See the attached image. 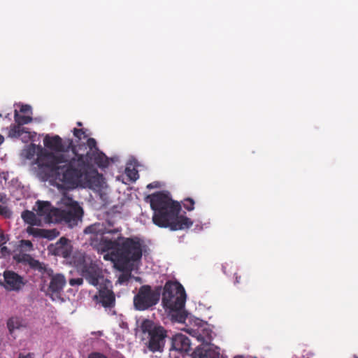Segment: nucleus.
<instances>
[{"label": "nucleus", "mask_w": 358, "mask_h": 358, "mask_svg": "<svg viewBox=\"0 0 358 358\" xmlns=\"http://www.w3.org/2000/svg\"><path fill=\"white\" fill-rule=\"evenodd\" d=\"M0 285L9 291H18L24 285L23 278L13 271H5L3 278L0 274Z\"/></svg>", "instance_id": "nucleus-11"}, {"label": "nucleus", "mask_w": 358, "mask_h": 358, "mask_svg": "<svg viewBox=\"0 0 358 358\" xmlns=\"http://www.w3.org/2000/svg\"><path fill=\"white\" fill-rule=\"evenodd\" d=\"M73 133L74 136L76 137L78 140H81L82 138H86L87 136L86 131L83 129L74 128Z\"/></svg>", "instance_id": "nucleus-25"}, {"label": "nucleus", "mask_w": 358, "mask_h": 358, "mask_svg": "<svg viewBox=\"0 0 358 358\" xmlns=\"http://www.w3.org/2000/svg\"><path fill=\"white\" fill-rule=\"evenodd\" d=\"M36 206L37 208H34V210L38 217H43L47 222H55L57 213L55 211L57 210V208L52 206L50 202L44 201H37Z\"/></svg>", "instance_id": "nucleus-12"}, {"label": "nucleus", "mask_w": 358, "mask_h": 358, "mask_svg": "<svg viewBox=\"0 0 358 358\" xmlns=\"http://www.w3.org/2000/svg\"><path fill=\"white\" fill-rule=\"evenodd\" d=\"M108 224L109 227H112L113 226V224H112V223L110 222H108Z\"/></svg>", "instance_id": "nucleus-40"}, {"label": "nucleus", "mask_w": 358, "mask_h": 358, "mask_svg": "<svg viewBox=\"0 0 358 358\" xmlns=\"http://www.w3.org/2000/svg\"><path fill=\"white\" fill-rule=\"evenodd\" d=\"M129 280V276L127 275H121L119 278V281L120 282H126Z\"/></svg>", "instance_id": "nucleus-36"}, {"label": "nucleus", "mask_w": 358, "mask_h": 358, "mask_svg": "<svg viewBox=\"0 0 358 358\" xmlns=\"http://www.w3.org/2000/svg\"><path fill=\"white\" fill-rule=\"evenodd\" d=\"M222 271L227 275H234L235 277L234 284H239L241 282V275H238L237 267L231 264H224L222 266Z\"/></svg>", "instance_id": "nucleus-19"}, {"label": "nucleus", "mask_w": 358, "mask_h": 358, "mask_svg": "<svg viewBox=\"0 0 358 358\" xmlns=\"http://www.w3.org/2000/svg\"><path fill=\"white\" fill-rule=\"evenodd\" d=\"M48 250L55 256L68 258L72 252V246L69 239L62 237L55 244L50 245Z\"/></svg>", "instance_id": "nucleus-13"}, {"label": "nucleus", "mask_w": 358, "mask_h": 358, "mask_svg": "<svg viewBox=\"0 0 358 358\" xmlns=\"http://www.w3.org/2000/svg\"><path fill=\"white\" fill-rule=\"evenodd\" d=\"M7 327L9 333L13 334L15 330L26 327V323L21 317H11L7 321Z\"/></svg>", "instance_id": "nucleus-18"}, {"label": "nucleus", "mask_w": 358, "mask_h": 358, "mask_svg": "<svg viewBox=\"0 0 358 358\" xmlns=\"http://www.w3.org/2000/svg\"><path fill=\"white\" fill-rule=\"evenodd\" d=\"M24 133H27L26 129L22 127L21 125L16 124L10 126L9 131V136L11 137L19 138Z\"/></svg>", "instance_id": "nucleus-20"}, {"label": "nucleus", "mask_w": 358, "mask_h": 358, "mask_svg": "<svg viewBox=\"0 0 358 358\" xmlns=\"http://www.w3.org/2000/svg\"><path fill=\"white\" fill-rule=\"evenodd\" d=\"M186 297L185 290L180 283L171 280L165 283L162 304L166 310H169L173 321L179 323L185 322L187 317V313L184 310Z\"/></svg>", "instance_id": "nucleus-4"}, {"label": "nucleus", "mask_w": 358, "mask_h": 358, "mask_svg": "<svg viewBox=\"0 0 358 358\" xmlns=\"http://www.w3.org/2000/svg\"><path fill=\"white\" fill-rule=\"evenodd\" d=\"M87 358H108L106 355L103 354H101L100 352H92L89 355Z\"/></svg>", "instance_id": "nucleus-31"}, {"label": "nucleus", "mask_w": 358, "mask_h": 358, "mask_svg": "<svg viewBox=\"0 0 358 358\" xmlns=\"http://www.w3.org/2000/svg\"><path fill=\"white\" fill-rule=\"evenodd\" d=\"M0 248L1 253L2 254V255L6 256L10 255V250L6 246L2 245L1 247H0Z\"/></svg>", "instance_id": "nucleus-32"}, {"label": "nucleus", "mask_w": 358, "mask_h": 358, "mask_svg": "<svg viewBox=\"0 0 358 358\" xmlns=\"http://www.w3.org/2000/svg\"><path fill=\"white\" fill-rule=\"evenodd\" d=\"M121 231V227L110 229L100 222L84 229V234L89 236L90 244L101 252L113 250L111 255L115 257L118 269L124 271L129 263L141 259L143 242L137 236L124 237Z\"/></svg>", "instance_id": "nucleus-2"}, {"label": "nucleus", "mask_w": 358, "mask_h": 358, "mask_svg": "<svg viewBox=\"0 0 358 358\" xmlns=\"http://www.w3.org/2000/svg\"><path fill=\"white\" fill-rule=\"evenodd\" d=\"M1 116H2V115H1V114L0 113V117H1Z\"/></svg>", "instance_id": "nucleus-43"}, {"label": "nucleus", "mask_w": 358, "mask_h": 358, "mask_svg": "<svg viewBox=\"0 0 358 358\" xmlns=\"http://www.w3.org/2000/svg\"><path fill=\"white\" fill-rule=\"evenodd\" d=\"M73 263L90 285L98 287L108 280L104 278L102 269L92 261L87 260L82 254L73 257Z\"/></svg>", "instance_id": "nucleus-6"}, {"label": "nucleus", "mask_w": 358, "mask_h": 358, "mask_svg": "<svg viewBox=\"0 0 358 358\" xmlns=\"http://www.w3.org/2000/svg\"><path fill=\"white\" fill-rule=\"evenodd\" d=\"M182 205L186 210L191 211L194 208V201L192 198H186L182 201Z\"/></svg>", "instance_id": "nucleus-24"}, {"label": "nucleus", "mask_w": 358, "mask_h": 358, "mask_svg": "<svg viewBox=\"0 0 358 358\" xmlns=\"http://www.w3.org/2000/svg\"><path fill=\"white\" fill-rule=\"evenodd\" d=\"M111 287V282L106 280V282L99 286L98 293L94 296L96 303L106 308H113L115 305V296Z\"/></svg>", "instance_id": "nucleus-9"}, {"label": "nucleus", "mask_w": 358, "mask_h": 358, "mask_svg": "<svg viewBox=\"0 0 358 358\" xmlns=\"http://www.w3.org/2000/svg\"><path fill=\"white\" fill-rule=\"evenodd\" d=\"M29 266L31 268L36 270L42 273H44L47 269L44 264L40 262L38 260L34 259L33 257L31 258V259H30Z\"/></svg>", "instance_id": "nucleus-22"}, {"label": "nucleus", "mask_w": 358, "mask_h": 358, "mask_svg": "<svg viewBox=\"0 0 358 358\" xmlns=\"http://www.w3.org/2000/svg\"><path fill=\"white\" fill-rule=\"evenodd\" d=\"M8 241V238L3 233V231H0V247L6 243Z\"/></svg>", "instance_id": "nucleus-30"}, {"label": "nucleus", "mask_w": 358, "mask_h": 358, "mask_svg": "<svg viewBox=\"0 0 358 358\" xmlns=\"http://www.w3.org/2000/svg\"><path fill=\"white\" fill-rule=\"evenodd\" d=\"M65 285L66 279L63 275H54L50 278L48 292L52 294H59L62 291Z\"/></svg>", "instance_id": "nucleus-16"}, {"label": "nucleus", "mask_w": 358, "mask_h": 358, "mask_svg": "<svg viewBox=\"0 0 358 358\" xmlns=\"http://www.w3.org/2000/svg\"><path fill=\"white\" fill-rule=\"evenodd\" d=\"M153 210L152 222L160 228H169L171 231L189 229L193 222L187 217L179 215L181 205L173 201L169 192L159 191L146 198Z\"/></svg>", "instance_id": "nucleus-3"}, {"label": "nucleus", "mask_w": 358, "mask_h": 358, "mask_svg": "<svg viewBox=\"0 0 358 358\" xmlns=\"http://www.w3.org/2000/svg\"><path fill=\"white\" fill-rule=\"evenodd\" d=\"M61 204L64 208H57V210L55 211L57 213L55 222H65L71 227L77 225L84 213L78 202L67 195H64L61 199Z\"/></svg>", "instance_id": "nucleus-5"}, {"label": "nucleus", "mask_w": 358, "mask_h": 358, "mask_svg": "<svg viewBox=\"0 0 358 358\" xmlns=\"http://www.w3.org/2000/svg\"><path fill=\"white\" fill-rule=\"evenodd\" d=\"M7 202L6 196L3 194H0V203H6Z\"/></svg>", "instance_id": "nucleus-37"}, {"label": "nucleus", "mask_w": 358, "mask_h": 358, "mask_svg": "<svg viewBox=\"0 0 358 358\" xmlns=\"http://www.w3.org/2000/svg\"><path fill=\"white\" fill-rule=\"evenodd\" d=\"M161 287L152 289L150 285H142L134 297V306L138 310H145L155 306L160 299Z\"/></svg>", "instance_id": "nucleus-8"}, {"label": "nucleus", "mask_w": 358, "mask_h": 358, "mask_svg": "<svg viewBox=\"0 0 358 358\" xmlns=\"http://www.w3.org/2000/svg\"><path fill=\"white\" fill-rule=\"evenodd\" d=\"M356 358H358V357H356Z\"/></svg>", "instance_id": "nucleus-44"}, {"label": "nucleus", "mask_w": 358, "mask_h": 358, "mask_svg": "<svg viewBox=\"0 0 358 358\" xmlns=\"http://www.w3.org/2000/svg\"><path fill=\"white\" fill-rule=\"evenodd\" d=\"M27 231L36 238H44L48 240H53L59 235V232L55 229H45L28 227Z\"/></svg>", "instance_id": "nucleus-15"}, {"label": "nucleus", "mask_w": 358, "mask_h": 358, "mask_svg": "<svg viewBox=\"0 0 358 358\" xmlns=\"http://www.w3.org/2000/svg\"><path fill=\"white\" fill-rule=\"evenodd\" d=\"M160 187V183L159 182H153L147 185L148 189L158 188Z\"/></svg>", "instance_id": "nucleus-33"}, {"label": "nucleus", "mask_w": 358, "mask_h": 358, "mask_svg": "<svg viewBox=\"0 0 358 358\" xmlns=\"http://www.w3.org/2000/svg\"><path fill=\"white\" fill-rule=\"evenodd\" d=\"M176 350L181 353H187L191 350L189 338L181 334H176L172 338L171 350Z\"/></svg>", "instance_id": "nucleus-14"}, {"label": "nucleus", "mask_w": 358, "mask_h": 358, "mask_svg": "<svg viewBox=\"0 0 358 358\" xmlns=\"http://www.w3.org/2000/svg\"><path fill=\"white\" fill-rule=\"evenodd\" d=\"M234 358H244L243 356H236Z\"/></svg>", "instance_id": "nucleus-42"}, {"label": "nucleus", "mask_w": 358, "mask_h": 358, "mask_svg": "<svg viewBox=\"0 0 358 358\" xmlns=\"http://www.w3.org/2000/svg\"><path fill=\"white\" fill-rule=\"evenodd\" d=\"M140 329L143 334L148 335V347L150 351L155 352L163 350L167 336L163 327L150 320L145 319L141 322Z\"/></svg>", "instance_id": "nucleus-7"}, {"label": "nucleus", "mask_w": 358, "mask_h": 358, "mask_svg": "<svg viewBox=\"0 0 358 358\" xmlns=\"http://www.w3.org/2000/svg\"><path fill=\"white\" fill-rule=\"evenodd\" d=\"M201 340L202 343L192 352V358H220L219 348L210 343V336H208L206 340L202 337Z\"/></svg>", "instance_id": "nucleus-10"}, {"label": "nucleus", "mask_w": 358, "mask_h": 358, "mask_svg": "<svg viewBox=\"0 0 358 358\" xmlns=\"http://www.w3.org/2000/svg\"><path fill=\"white\" fill-rule=\"evenodd\" d=\"M44 146L57 152L71 150L74 157L68 159L63 153L55 154L46 150H41L38 154L36 164L41 169H46L49 176L62 183L69 189L78 186L90 188L99 187V175L97 171H90L88 158L90 152L79 154L72 139L63 141L57 135L43 139Z\"/></svg>", "instance_id": "nucleus-1"}, {"label": "nucleus", "mask_w": 358, "mask_h": 358, "mask_svg": "<svg viewBox=\"0 0 358 358\" xmlns=\"http://www.w3.org/2000/svg\"><path fill=\"white\" fill-rule=\"evenodd\" d=\"M76 124L78 126V127H81L83 125L82 122H77Z\"/></svg>", "instance_id": "nucleus-39"}, {"label": "nucleus", "mask_w": 358, "mask_h": 358, "mask_svg": "<svg viewBox=\"0 0 358 358\" xmlns=\"http://www.w3.org/2000/svg\"><path fill=\"white\" fill-rule=\"evenodd\" d=\"M32 257L28 254H20L15 255L14 259L17 262L23 264H28L30 262V259H31Z\"/></svg>", "instance_id": "nucleus-23"}, {"label": "nucleus", "mask_w": 358, "mask_h": 358, "mask_svg": "<svg viewBox=\"0 0 358 358\" xmlns=\"http://www.w3.org/2000/svg\"><path fill=\"white\" fill-rule=\"evenodd\" d=\"M83 283V279L81 278H72L69 280V284L71 286L81 285Z\"/></svg>", "instance_id": "nucleus-29"}, {"label": "nucleus", "mask_w": 358, "mask_h": 358, "mask_svg": "<svg viewBox=\"0 0 358 358\" xmlns=\"http://www.w3.org/2000/svg\"><path fill=\"white\" fill-rule=\"evenodd\" d=\"M108 255H106L104 256V259H106V260H107V259H108Z\"/></svg>", "instance_id": "nucleus-41"}, {"label": "nucleus", "mask_w": 358, "mask_h": 358, "mask_svg": "<svg viewBox=\"0 0 358 358\" xmlns=\"http://www.w3.org/2000/svg\"><path fill=\"white\" fill-rule=\"evenodd\" d=\"M23 221L29 224V227L41 225V220L33 211L25 210L21 214Z\"/></svg>", "instance_id": "nucleus-17"}, {"label": "nucleus", "mask_w": 358, "mask_h": 358, "mask_svg": "<svg viewBox=\"0 0 358 358\" xmlns=\"http://www.w3.org/2000/svg\"><path fill=\"white\" fill-rule=\"evenodd\" d=\"M20 110L21 113H25L31 110V107L29 105H22Z\"/></svg>", "instance_id": "nucleus-34"}, {"label": "nucleus", "mask_w": 358, "mask_h": 358, "mask_svg": "<svg viewBox=\"0 0 358 358\" xmlns=\"http://www.w3.org/2000/svg\"><path fill=\"white\" fill-rule=\"evenodd\" d=\"M21 246L23 248H26L27 250L31 251L33 250V244L29 240H22L21 241Z\"/></svg>", "instance_id": "nucleus-27"}, {"label": "nucleus", "mask_w": 358, "mask_h": 358, "mask_svg": "<svg viewBox=\"0 0 358 358\" xmlns=\"http://www.w3.org/2000/svg\"><path fill=\"white\" fill-rule=\"evenodd\" d=\"M8 212V208L6 206L0 205V215H6Z\"/></svg>", "instance_id": "nucleus-35"}, {"label": "nucleus", "mask_w": 358, "mask_h": 358, "mask_svg": "<svg viewBox=\"0 0 358 358\" xmlns=\"http://www.w3.org/2000/svg\"><path fill=\"white\" fill-rule=\"evenodd\" d=\"M87 145L88 146V148L92 150L93 149H96V150H98L97 147H96V141L94 138H89L87 141Z\"/></svg>", "instance_id": "nucleus-26"}, {"label": "nucleus", "mask_w": 358, "mask_h": 358, "mask_svg": "<svg viewBox=\"0 0 358 358\" xmlns=\"http://www.w3.org/2000/svg\"><path fill=\"white\" fill-rule=\"evenodd\" d=\"M4 138L2 135L0 134V145L3 142Z\"/></svg>", "instance_id": "nucleus-38"}, {"label": "nucleus", "mask_w": 358, "mask_h": 358, "mask_svg": "<svg viewBox=\"0 0 358 358\" xmlns=\"http://www.w3.org/2000/svg\"><path fill=\"white\" fill-rule=\"evenodd\" d=\"M17 358H35V354L34 352H20Z\"/></svg>", "instance_id": "nucleus-28"}, {"label": "nucleus", "mask_w": 358, "mask_h": 358, "mask_svg": "<svg viewBox=\"0 0 358 358\" xmlns=\"http://www.w3.org/2000/svg\"><path fill=\"white\" fill-rule=\"evenodd\" d=\"M14 119L16 124L23 125L28 124L32 121V117L27 115H21L18 113L17 110H15L14 113Z\"/></svg>", "instance_id": "nucleus-21"}]
</instances>
